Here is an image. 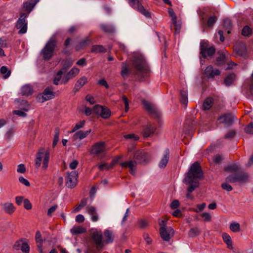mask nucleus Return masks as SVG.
Instances as JSON below:
<instances>
[{
    "label": "nucleus",
    "mask_w": 253,
    "mask_h": 253,
    "mask_svg": "<svg viewBox=\"0 0 253 253\" xmlns=\"http://www.w3.org/2000/svg\"><path fill=\"white\" fill-rule=\"evenodd\" d=\"M87 79L86 77L84 76L79 79L76 82L74 87V91H78L86 83Z\"/></svg>",
    "instance_id": "nucleus-24"
},
{
    "label": "nucleus",
    "mask_w": 253,
    "mask_h": 253,
    "mask_svg": "<svg viewBox=\"0 0 253 253\" xmlns=\"http://www.w3.org/2000/svg\"><path fill=\"white\" fill-rule=\"evenodd\" d=\"M180 102L183 105H186L188 103V93L187 90L180 91Z\"/></svg>",
    "instance_id": "nucleus-33"
},
{
    "label": "nucleus",
    "mask_w": 253,
    "mask_h": 253,
    "mask_svg": "<svg viewBox=\"0 0 253 253\" xmlns=\"http://www.w3.org/2000/svg\"><path fill=\"white\" fill-rule=\"evenodd\" d=\"M1 206L2 209L5 211V212L9 214L13 213L15 210V208L13 204L9 202L1 204Z\"/></svg>",
    "instance_id": "nucleus-19"
},
{
    "label": "nucleus",
    "mask_w": 253,
    "mask_h": 253,
    "mask_svg": "<svg viewBox=\"0 0 253 253\" xmlns=\"http://www.w3.org/2000/svg\"><path fill=\"white\" fill-rule=\"evenodd\" d=\"M236 119L235 115L231 113L224 114L218 118V120L220 123L224 124L227 126L232 125Z\"/></svg>",
    "instance_id": "nucleus-11"
},
{
    "label": "nucleus",
    "mask_w": 253,
    "mask_h": 253,
    "mask_svg": "<svg viewBox=\"0 0 253 253\" xmlns=\"http://www.w3.org/2000/svg\"><path fill=\"white\" fill-rule=\"evenodd\" d=\"M70 232L73 235H77L85 232L86 229L81 226H74L71 229Z\"/></svg>",
    "instance_id": "nucleus-28"
},
{
    "label": "nucleus",
    "mask_w": 253,
    "mask_h": 253,
    "mask_svg": "<svg viewBox=\"0 0 253 253\" xmlns=\"http://www.w3.org/2000/svg\"><path fill=\"white\" fill-rule=\"evenodd\" d=\"M94 112L104 119L109 118L111 116L110 110L100 105H96L93 109Z\"/></svg>",
    "instance_id": "nucleus-13"
},
{
    "label": "nucleus",
    "mask_w": 253,
    "mask_h": 253,
    "mask_svg": "<svg viewBox=\"0 0 253 253\" xmlns=\"http://www.w3.org/2000/svg\"><path fill=\"white\" fill-rule=\"evenodd\" d=\"M222 238L224 242L227 245L228 248H232V240L230 236L224 233L222 235Z\"/></svg>",
    "instance_id": "nucleus-39"
},
{
    "label": "nucleus",
    "mask_w": 253,
    "mask_h": 253,
    "mask_svg": "<svg viewBox=\"0 0 253 253\" xmlns=\"http://www.w3.org/2000/svg\"><path fill=\"white\" fill-rule=\"evenodd\" d=\"M77 184V179L75 178H73L71 177L68 176L66 181V185L70 188L74 187Z\"/></svg>",
    "instance_id": "nucleus-38"
},
{
    "label": "nucleus",
    "mask_w": 253,
    "mask_h": 253,
    "mask_svg": "<svg viewBox=\"0 0 253 253\" xmlns=\"http://www.w3.org/2000/svg\"><path fill=\"white\" fill-rule=\"evenodd\" d=\"M57 40L55 36H52L47 42L41 52L43 55V58L45 60L50 59L56 45Z\"/></svg>",
    "instance_id": "nucleus-3"
},
{
    "label": "nucleus",
    "mask_w": 253,
    "mask_h": 253,
    "mask_svg": "<svg viewBox=\"0 0 253 253\" xmlns=\"http://www.w3.org/2000/svg\"><path fill=\"white\" fill-rule=\"evenodd\" d=\"M159 224L160 226V230L164 229H166L168 228V227H169L168 226H167L166 220H160L159 221Z\"/></svg>",
    "instance_id": "nucleus-62"
},
{
    "label": "nucleus",
    "mask_w": 253,
    "mask_h": 253,
    "mask_svg": "<svg viewBox=\"0 0 253 253\" xmlns=\"http://www.w3.org/2000/svg\"><path fill=\"white\" fill-rule=\"evenodd\" d=\"M132 63L138 74L146 76L150 72V68L142 54L135 53L133 57Z\"/></svg>",
    "instance_id": "nucleus-2"
},
{
    "label": "nucleus",
    "mask_w": 253,
    "mask_h": 253,
    "mask_svg": "<svg viewBox=\"0 0 253 253\" xmlns=\"http://www.w3.org/2000/svg\"><path fill=\"white\" fill-rule=\"evenodd\" d=\"M213 100L211 98H207L204 102L203 104V108L205 110L210 109L212 105Z\"/></svg>",
    "instance_id": "nucleus-35"
},
{
    "label": "nucleus",
    "mask_w": 253,
    "mask_h": 253,
    "mask_svg": "<svg viewBox=\"0 0 253 253\" xmlns=\"http://www.w3.org/2000/svg\"><path fill=\"white\" fill-rule=\"evenodd\" d=\"M80 70L76 68H73L68 73V76H70L71 78H73L78 75L79 73Z\"/></svg>",
    "instance_id": "nucleus-46"
},
{
    "label": "nucleus",
    "mask_w": 253,
    "mask_h": 253,
    "mask_svg": "<svg viewBox=\"0 0 253 253\" xmlns=\"http://www.w3.org/2000/svg\"><path fill=\"white\" fill-rule=\"evenodd\" d=\"M249 176L247 173L242 172L235 174L230 175L226 177V180L229 182H245L248 179Z\"/></svg>",
    "instance_id": "nucleus-9"
},
{
    "label": "nucleus",
    "mask_w": 253,
    "mask_h": 253,
    "mask_svg": "<svg viewBox=\"0 0 253 253\" xmlns=\"http://www.w3.org/2000/svg\"><path fill=\"white\" fill-rule=\"evenodd\" d=\"M19 182L22 183V184L26 186H30V182L29 181L25 179L23 176H20L19 177Z\"/></svg>",
    "instance_id": "nucleus-59"
},
{
    "label": "nucleus",
    "mask_w": 253,
    "mask_h": 253,
    "mask_svg": "<svg viewBox=\"0 0 253 253\" xmlns=\"http://www.w3.org/2000/svg\"><path fill=\"white\" fill-rule=\"evenodd\" d=\"M173 25L174 26V30L175 33H179L181 29L180 24H178L177 22V20H175V23L174 21H172Z\"/></svg>",
    "instance_id": "nucleus-60"
},
{
    "label": "nucleus",
    "mask_w": 253,
    "mask_h": 253,
    "mask_svg": "<svg viewBox=\"0 0 253 253\" xmlns=\"http://www.w3.org/2000/svg\"><path fill=\"white\" fill-rule=\"evenodd\" d=\"M156 130L155 125H151L147 126L143 130V134L145 137H149L154 134Z\"/></svg>",
    "instance_id": "nucleus-25"
},
{
    "label": "nucleus",
    "mask_w": 253,
    "mask_h": 253,
    "mask_svg": "<svg viewBox=\"0 0 253 253\" xmlns=\"http://www.w3.org/2000/svg\"><path fill=\"white\" fill-rule=\"evenodd\" d=\"M129 4L134 9L137 10L147 18L151 16L150 13L144 8L139 0H127Z\"/></svg>",
    "instance_id": "nucleus-7"
},
{
    "label": "nucleus",
    "mask_w": 253,
    "mask_h": 253,
    "mask_svg": "<svg viewBox=\"0 0 253 253\" xmlns=\"http://www.w3.org/2000/svg\"><path fill=\"white\" fill-rule=\"evenodd\" d=\"M133 158L140 164H145L151 160L150 156L145 151L141 150H137L135 152Z\"/></svg>",
    "instance_id": "nucleus-8"
},
{
    "label": "nucleus",
    "mask_w": 253,
    "mask_h": 253,
    "mask_svg": "<svg viewBox=\"0 0 253 253\" xmlns=\"http://www.w3.org/2000/svg\"><path fill=\"white\" fill-rule=\"evenodd\" d=\"M0 73L2 75H3V78L4 79L8 78L11 74L10 70H8L7 67L5 66H3L1 67Z\"/></svg>",
    "instance_id": "nucleus-40"
},
{
    "label": "nucleus",
    "mask_w": 253,
    "mask_h": 253,
    "mask_svg": "<svg viewBox=\"0 0 253 253\" xmlns=\"http://www.w3.org/2000/svg\"><path fill=\"white\" fill-rule=\"evenodd\" d=\"M54 135L53 137V140L52 143V147H54L57 145L59 139V133H60V130L59 128L58 127H56L55 129L54 130Z\"/></svg>",
    "instance_id": "nucleus-37"
},
{
    "label": "nucleus",
    "mask_w": 253,
    "mask_h": 253,
    "mask_svg": "<svg viewBox=\"0 0 253 253\" xmlns=\"http://www.w3.org/2000/svg\"><path fill=\"white\" fill-rule=\"evenodd\" d=\"M227 61L226 59V57L223 53L219 54V55L216 58V64L218 65H221L224 64Z\"/></svg>",
    "instance_id": "nucleus-36"
},
{
    "label": "nucleus",
    "mask_w": 253,
    "mask_h": 253,
    "mask_svg": "<svg viewBox=\"0 0 253 253\" xmlns=\"http://www.w3.org/2000/svg\"><path fill=\"white\" fill-rule=\"evenodd\" d=\"M238 166L236 164H234L227 166L225 168L224 170L226 171H236L238 170Z\"/></svg>",
    "instance_id": "nucleus-52"
},
{
    "label": "nucleus",
    "mask_w": 253,
    "mask_h": 253,
    "mask_svg": "<svg viewBox=\"0 0 253 253\" xmlns=\"http://www.w3.org/2000/svg\"><path fill=\"white\" fill-rule=\"evenodd\" d=\"M129 73V70L128 68L126 62L122 63L121 75L123 78H125Z\"/></svg>",
    "instance_id": "nucleus-41"
},
{
    "label": "nucleus",
    "mask_w": 253,
    "mask_h": 253,
    "mask_svg": "<svg viewBox=\"0 0 253 253\" xmlns=\"http://www.w3.org/2000/svg\"><path fill=\"white\" fill-rule=\"evenodd\" d=\"M14 248L17 250H21L24 253H29L30 251V247L28 243L22 240L17 241L14 245Z\"/></svg>",
    "instance_id": "nucleus-15"
},
{
    "label": "nucleus",
    "mask_w": 253,
    "mask_h": 253,
    "mask_svg": "<svg viewBox=\"0 0 253 253\" xmlns=\"http://www.w3.org/2000/svg\"><path fill=\"white\" fill-rule=\"evenodd\" d=\"M174 232L171 227L160 230L161 237L165 241H169L170 238L174 235Z\"/></svg>",
    "instance_id": "nucleus-14"
},
{
    "label": "nucleus",
    "mask_w": 253,
    "mask_h": 253,
    "mask_svg": "<svg viewBox=\"0 0 253 253\" xmlns=\"http://www.w3.org/2000/svg\"><path fill=\"white\" fill-rule=\"evenodd\" d=\"M236 134V132L234 130L229 131L225 135V138L226 139H231L233 138Z\"/></svg>",
    "instance_id": "nucleus-58"
},
{
    "label": "nucleus",
    "mask_w": 253,
    "mask_h": 253,
    "mask_svg": "<svg viewBox=\"0 0 253 253\" xmlns=\"http://www.w3.org/2000/svg\"><path fill=\"white\" fill-rule=\"evenodd\" d=\"M106 151L105 143L103 142H98L95 143L92 147L90 152L91 154L99 156Z\"/></svg>",
    "instance_id": "nucleus-12"
},
{
    "label": "nucleus",
    "mask_w": 253,
    "mask_h": 253,
    "mask_svg": "<svg viewBox=\"0 0 253 253\" xmlns=\"http://www.w3.org/2000/svg\"><path fill=\"white\" fill-rule=\"evenodd\" d=\"M106 51V48L101 45H93L91 49V52L93 53H104Z\"/></svg>",
    "instance_id": "nucleus-30"
},
{
    "label": "nucleus",
    "mask_w": 253,
    "mask_h": 253,
    "mask_svg": "<svg viewBox=\"0 0 253 253\" xmlns=\"http://www.w3.org/2000/svg\"><path fill=\"white\" fill-rule=\"evenodd\" d=\"M86 212L91 216V219L93 222H96L98 219V216L96 213V208L92 206L86 207Z\"/></svg>",
    "instance_id": "nucleus-21"
},
{
    "label": "nucleus",
    "mask_w": 253,
    "mask_h": 253,
    "mask_svg": "<svg viewBox=\"0 0 253 253\" xmlns=\"http://www.w3.org/2000/svg\"><path fill=\"white\" fill-rule=\"evenodd\" d=\"M35 240L37 244V247L38 248L40 253H43L42 252V235L39 231L36 232L35 235Z\"/></svg>",
    "instance_id": "nucleus-23"
},
{
    "label": "nucleus",
    "mask_w": 253,
    "mask_h": 253,
    "mask_svg": "<svg viewBox=\"0 0 253 253\" xmlns=\"http://www.w3.org/2000/svg\"><path fill=\"white\" fill-rule=\"evenodd\" d=\"M230 229L233 232H238L240 231V225L239 223L234 222L230 224Z\"/></svg>",
    "instance_id": "nucleus-42"
},
{
    "label": "nucleus",
    "mask_w": 253,
    "mask_h": 253,
    "mask_svg": "<svg viewBox=\"0 0 253 253\" xmlns=\"http://www.w3.org/2000/svg\"><path fill=\"white\" fill-rule=\"evenodd\" d=\"M142 104L143 105L144 108L149 111V112L155 114H156V111L154 107V106L150 103L149 102L146 100H143L142 101Z\"/></svg>",
    "instance_id": "nucleus-29"
},
{
    "label": "nucleus",
    "mask_w": 253,
    "mask_h": 253,
    "mask_svg": "<svg viewBox=\"0 0 253 253\" xmlns=\"http://www.w3.org/2000/svg\"><path fill=\"white\" fill-rule=\"evenodd\" d=\"M91 132V129H89L86 131L80 130L77 131L74 135V137L76 138H79L80 139H83L85 138Z\"/></svg>",
    "instance_id": "nucleus-27"
},
{
    "label": "nucleus",
    "mask_w": 253,
    "mask_h": 253,
    "mask_svg": "<svg viewBox=\"0 0 253 253\" xmlns=\"http://www.w3.org/2000/svg\"><path fill=\"white\" fill-rule=\"evenodd\" d=\"M137 163L136 161H129L128 162L122 163L121 166L124 168H128L130 173L133 175L135 174Z\"/></svg>",
    "instance_id": "nucleus-18"
},
{
    "label": "nucleus",
    "mask_w": 253,
    "mask_h": 253,
    "mask_svg": "<svg viewBox=\"0 0 253 253\" xmlns=\"http://www.w3.org/2000/svg\"><path fill=\"white\" fill-rule=\"evenodd\" d=\"M203 176L201 168L198 162H195L191 166L189 171L186 173V177L183 179V182L188 185V193L186 197L190 199H193L191 194L199 185V179Z\"/></svg>",
    "instance_id": "nucleus-1"
},
{
    "label": "nucleus",
    "mask_w": 253,
    "mask_h": 253,
    "mask_svg": "<svg viewBox=\"0 0 253 253\" xmlns=\"http://www.w3.org/2000/svg\"><path fill=\"white\" fill-rule=\"evenodd\" d=\"M85 124V121L83 120L81 121L80 123L76 124L74 127L72 129L71 132H74L78 129L82 128L84 127Z\"/></svg>",
    "instance_id": "nucleus-50"
},
{
    "label": "nucleus",
    "mask_w": 253,
    "mask_h": 253,
    "mask_svg": "<svg viewBox=\"0 0 253 253\" xmlns=\"http://www.w3.org/2000/svg\"><path fill=\"white\" fill-rule=\"evenodd\" d=\"M39 0H28L23 3V7L25 10L30 12L39 2Z\"/></svg>",
    "instance_id": "nucleus-20"
},
{
    "label": "nucleus",
    "mask_w": 253,
    "mask_h": 253,
    "mask_svg": "<svg viewBox=\"0 0 253 253\" xmlns=\"http://www.w3.org/2000/svg\"><path fill=\"white\" fill-rule=\"evenodd\" d=\"M200 230L197 227L191 228L188 233V235L189 237H194L196 236H197L200 234Z\"/></svg>",
    "instance_id": "nucleus-44"
},
{
    "label": "nucleus",
    "mask_w": 253,
    "mask_h": 253,
    "mask_svg": "<svg viewBox=\"0 0 253 253\" xmlns=\"http://www.w3.org/2000/svg\"><path fill=\"white\" fill-rule=\"evenodd\" d=\"M91 43V40L88 37H86L76 47V49L77 51H79L83 48L87 46Z\"/></svg>",
    "instance_id": "nucleus-26"
},
{
    "label": "nucleus",
    "mask_w": 253,
    "mask_h": 253,
    "mask_svg": "<svg viewBox=\"0 0 253 253\" xmlns=\"http://www.w3.org/2000/svg\"><path fill=\"white\" fill-rule=\"evenodd\" d=\"M42 159V168L43 169L46 170L48 167L49 152L48 151L45 152L43 148H41L36 155L35 160L36 168H39L41 166Z\"/></svg>",
    "instance_id": "nucleus-4"
},
{
    "label": "nucleus",
    "mask_w": 253,
    "mask_h": 253,
    "mask_svg": "<svg viewBox=\"0 0 253 253\" xmlns=\"http://www.w3.org/2000/svg\"><path fill=\"white\" fill-rule=\"evenodd\" d=\"M169 13L171 18L172 21H174L175 23V20H177V16L173 10L171 9H169Z\"/></svg>",
    "instance_id": "nucleus-63"
},
{
    "label": "nucleus",
    "mask_w": 253,
    "mask_h": 253,
    "mask_svg": "<svg viewBox=\"0 0 253 253\" xmlns=\"http://www.w3.org/2000/svg\"><path fill=\"white\" fill-rule=\"evenodd\" d=\"M17 171L20 173H24L26 171V168L25 165L23 164H21L18 165Z\"/></svg>",
    "instance_id": "nucleus-56"
},
{
    "label": "nucleus",
    "mask_w": 253,
    "mask_h": 253,
    "mask_svg": "<svg viewBox=\"0 0 253 253\" xmlns=\"http://www.w3.org/2000/svg\"><path fill=\"white\" fill-rule=\"evenodd\" d=\"M124 137L126 139H131L134 141H137L139 139V137L133 133L125 135Z\"/></svg>",
    "instance_id": "nucleus-53"
},
{
    "label": "nucleus",
    "mask_w": 253,
    "mask_h": 253,
    "mask_svg": "<svg viewBox=\"0 0 253 253\" xmlns=\"http://www.w3.org/2000/svg\"><path fill=\"white\" fill-rule=\"evenodd\" d=\"M92 238L97 249L102 248L103 246L102 242V235L101 232L97 231L92 234Z\"/></svg>",
    "instance_id": "nucleus-16"
},
{
    "label": "nucleus",
    "mask_w": 253,
    "mask_h": 253,
    "mask_svg": "<svg viewBox=\"0 0 253 253\" xmlns=\"http://www.w3.org/2000/svg\"><path fill=\"white\" fill-rule=\"evenodd\" d=\"M101 29L104 32L111 33L115 31L114 27L112 25H106L102 24L100 25Z\"/></svg>",
    "instance_id": "nucleus-34"
},
{
    "label": "nucleus",
    "mask_w": 253,
    "mask_h": 253,
    "mask_svg": "<svg viewBox=\"0 0 253 253\" xmlns=\"http://www.w3.org/2000/svg\"><path fill=\"white\" fill-rule=\"evenodd\" d=\"M122 101L125 104L126 112L128 111L129 109L128 101L125 95H123L122 97Z\"/></svg>",
    "instance_id": "nucleus-57"
},
{
    "label": "nucleus",
    "mask_w": 253,
    "mask_h": 253,
    "mask_svg": "<svg viewBox=\"0 0 253 253\" xmlns=\"http://www.w3.org/2000/svg\"><path fill=\"white\" fill-rule=\"evenodd\" d=\"M252 34V29L248 26H245L242 30V35L244 36H249Z\"/></svg>",
    "instance_id": "nucleus-51"
},
{
    "label": "nucleus",
    "mask_w": 253,
    "mask_h": 253,
    "mask_svg": "<svg viewBox=\"0 0 253 253\" xmlns=\"http://www.w3.org/2000/svg\"><path fill=\"white\" fill-rule=\"evenodd\" d=\"M215 51V48L212 46L209 47L206 42H201L200 53L204 58L208 56H211Z\"/></svg>",
    "instance_id": "nucleus-10"
},
{
    "label": "nucleus",
    "mask_w": 253,
    "mask_h": 253,
    "mask_svg": "<svg viewBox=\"0 0 253 253\" xmlns=\"http://www.w3.org/2000/svg\"><path fill=\"white\" fill-rule=\"evenodd\" d=\"M113 163H112L111 164H108L107 163H103L102 164L98 165V168L100 170H103L106 169H109L113 168Z\"/></svg>",
    "instance_id": "nucleus-48"
},
{
    "label": "nucleus",
    "mask_w": 253,
    "mask_h": 253,
    "mask_svg": "<svg viewBox=\"0 0 253 253\" xmlns=\"http://www.w3.org/2000/svg\"><path fill=\"white\" fill-rule=\"evenodd\" d=\"M201 216L203 218L204 220L207 222L210 221L211 219V216L208 212L203 213L201 214Z\"/></svg>",
    "instance_id": "nucleus-61"
},
{
    "label": "nucleus",
    "mask_w": 253,
    "mask_h": 253,
    "mask_svg": "<svg viewBox=\"0 0 253 253\" xmlns=\"http://www.w3.org/2000/svg\"><path fill=\"white\" fill-rule=\"evenodd\" d=\"M217 19V17L215 15L210 16L207 20V26L210 28L212 27L216 22Z\"/></svg>",
    "instance_id": "nucleus-45"
},
{
    "label": "nucleus",
    "mask_w": 253,
    "mask_h": 253,
    "mask_svg": "<svg viewBox=\"0 0 253 253\" xmlns=\"http://www.w3.org/2000/svg\"><path fill=\"white\" fill-rule=\"evenodd\" d=\"M205 73L208 78H212L219 75L220 72L218 69H214L212 66L210 65L206 68Z\"/></svg>",
    "instance_id": "nucleus-17"
},
{
    "label": "nucleus",
    "mask_w": 253,
    "mask_h": 253,
    "mask_svg": "<svg viewBox=\"0 0 253 253\" xmlns=\"http://www.w3.org/2000/svg\"><path fill=\"white\" fill-rule=\"evenodd\" d=\"M169 149H166L163 158L161 159L159 163V167L160 168L163 169L166 167L169 160Z\"/></svg>",
    "instance_id": "nucleus-22"
},
{
    "label": "nucleus",
    "mask_w": 253,
    "mask_h": 253,
    "mask_svg": "<svg viewBox=\"0 0 253 253\" xmlns=\"http://www.w3.org/2000/svg\"><path fill=\"white\" fill-rule=\"evenodd\" d=\"M54 87L49 86L46 87L42 93L37 96V100L40 102H44L54 98L55 92L53 91Z\"/></svg>",
    "instance_id": "nucleus-5"
},
{
    "label": "nucleus",
    "mask_w": 253,
    "mask_h": 253,
    "mask_svg": "<svg viewBox=\"0 0 253 253\" xmlns=\"http://www.w3.org/2000/svg\"><path fill=\"white\" fill-rule=\"evenodd\" d=\"M245 131L247 133L253 134V123H250L245 128Z\"/></svg>",
    "instance_id": "nucleus-55"
},
{
    "label": "nucleus",
    "mask_w": 253,
    "mask_h": 253,
    "mask_svg": "<svg viewBox=\"0 0 253 253\" xmlns=\"http://www.w3.org/2000/svg\"><path fill=\"white\" fill-rule=\"evenodd\" d=\"M33 89L30 85H23L21 88V94L22 95L28 96L32 94Z\"/></svg>",
    "instance_id": "nucleus-32"
},
{
    "label": "nucleus",
    "mask_w": 253,
    "mask_h": 253,
    "mask_svg": "<svg viewBox=\"0 0 253 253\" xmlns=\"http://www.w3.org/2000/svg\"><path fill=\"white\" fill-rule=\"evenodd\" d=\"M63 74V71H62V70H61L57 72L56 77L54 78L53 80V84L55 85L58 84L59 82L61 80Z\"/></svg>",
    "instance_id": "nucleus-47"
},
{
    "label": "nucleus",
    "mask_w": 253,
    "mask_h": 253,
    "mask_svg": "<svg viewBox=\"0 0 253 253\" xmlns=\"http://www.w3.org/2000/svg\"><path fill=\"white\" fill-rule=\"evenodd\" d=\"M221 187L227 191H231L232 190V186L227 183L222 184Z\"/></svg>",
    "instance_id": "nucleus-64"
},
{
    "label": "nucleus",
    "mask_w": 253,
    "mask_h": 253,
    "mask_svg": "<svg viewBox=\"0 0 253 253\" xmlns=\"http://www.w3.org/2000/svg\"><path fill=\"white\" fill-rule=\"evenodd\" d=\"M27 17V14L22 13L17 21L16 27L17 29H19L18 33L20 34H24L27 32L28 23L26 18Z\"/></svg>",
    "instance_id": "nucleus-6"
},
{
    "label": "nucleus",
    "mask_w": 253,
    "mask_h": 253,
    "mask_svg": "<svg viewBox=\"0 0 253 253\" xmlns=\"http://www.w3.org/2000/svg\"><path fill=\"white\" fill-rule=\"evenodd\" d=\"M104 236L106 238L105 242L107 244L111 243L114 240V236L111 231L106 229L104 231Z\"/></svg>",
    "instance_id": "nucleus-31"
},
{
    "label": "nucleus",
    "mask_w": 253,
    "mask_h": 253,
    "mask_svg": "<svg viewBox=\"0 0 253 253\" xmlns=\"http://www.w3.org/2000/svg\"><path fill=\"white\" fill-rule=\"evenodd\" d=\"M73 64V62L70 59H66L64 61V63L63 64V69H62V71L66 70L67 68L71 67Z\"/></svg>",
    "instance_id": "nucleus-54"
},
{
    "label": "nucleus",
    "mask_w": 253,
    "mask_h": 253,
    "mask_svg": "<svg viewBox=\"0 0 253 253\" xmlns=\"http://www.w3.org/2000/svg\"><path fill=\"white\" fill-rule=\"evenodd\" d=\"M223 26L224 27L228 30L227 33L230 34V31L229 30L231 29L232 26V23L231 20L229 19H225L223 21Z\"/></svg>",
    "instance_id": "nucleus-49"
},
{
    "label": "nucleus",
    "mask_w": 253,
    "mask_h": 253,
    "mask_svg": "<svg viewBox=\"0 0 253 253\" xmlns=\"http://www.w3.org/2000/svg\"><path fill=\"white\" fill-rule=\"evenodd\" d=\"M234 77L235 76L233 74H230L228 75L224 81V83L227 86L230 85L234 81Z\"/></svg>",
    "instance_id": "nucleus-43"
}]
</instances>
